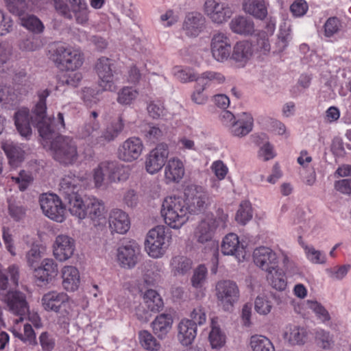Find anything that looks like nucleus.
I'll use <instances>...</instances> for the list:
<instances>
[{"label": "nucleus", "mask_w": 351, "mask_h": 351, "mask_svg": "<svg viewBox=\"0 0 351 351\" xmlns=\"http://www.w3.org/2000/svg\"><path fill=\"white\" fill-rule=\"evenodd\" d=\"M37 95L38 100L31 114L25 108L18 110L14 116V124L20 135L25 138H29L32 135V124L37 128L43 139L49 140L53 138L54 128L58 130L65 128L64 115L58 112L53 125L51 119L46 114V99L50 95V91L48 89L40 90Z\"/></svg>", "instance_id": "obj_1"}, {"label": "nucleus", "mask_w": 351, "mask_h": 351, "mask_svg": "<svg viewBox=\"0 0 351 351\" xmlns=\"http://www.w3.org/2000/svg\"><path fill=\"white\" fill-rule=\"evenodd\" d=\"M19 268L14 265L4 269L0 264V300L5 304L6 308L12 314L19 316L16 319L18 324L29 311L25 295L19 291H7L11 285L17 286L19 282Z\"/></svg>", "instance_id": "obj_2"}, {"label": "nucleus", "mask_w": 351, "mask_h": 351, "mask_svg": "<svg viewBox=\"0 0 351 351\" xmlns=\"http://www.w3.org/2000/svg\"><path fill=\"white\" fill-rule=\"evenodd\" d=\"M160 213L165 223L176 230L186 224L190 217L184 198L177 196H169L164 199Z\"/></svg>", "instance_id": "obj_3"}, {"label": "nucleus", "mask_w": 351, "mask_h": 351, "mask_svg": "<svg viewBox=\"0 0 351 351\" xmlns=\"http://www.w3.org/2000/svg\"><path fill=\"white\" fill-rule=\"evenodd\" d=\"M130 169L117 161H103L93 171V178L96 187L104 184L105 178L108 183L126 181L130 176Z\"/></svg>", "instance_id": "obj_4"}, {"label": "nucleus", "mask_w": 351, "mask_h": 351, "mask_svg": "<svg viewBox=\"0 0 351 351\" xmlns=\"http://www.w3.org/2000/svg\"><path fill=\"white\" fill-rule=\"evenodd\" d=\"M50 58L67 71H75L83 64V53L79 49L66 43H56L49 50Z\"/></svg>", "instance_id": "obj_5"}, {"label": "nucleus", "mask_w": 351, "mask_h": 351, "mask_svg": "<svg viewBox=\"0 0 351 351\" xmlns=\"http://www.w3.org/2000/svg\"><path fill=\"white\" fill-rule=\"evenodd\" d=\"M50 150L53 158L61 164L73 165L78 160L77 144L71 137L56 136L51 143Z\"/></svg>", "instance_id": "obj_6"}, {"label": "nucleus", "mask_w": 351, "mask_h": 351, "mask_svg": "<svg viewBox=\"0 0 351 351\" xmlns=\"http://www.w3.org/2000/svg\"><path fill=\"white\" fill-rule=\"evenodd\" d=\"M165 230L164 226H158L150 230L147 235L145 250L154 258L162 257L169 246V237Z\"/></svg>", "instance_id": "obj_7"}, {"label": "nucleus", "mask_w": 351, "mask_h": 351, "mask_svg": "<svg viewBox=\"0 0 351 351\" xmlns=\"http://www.w3.org/2000/svg\"><path fill=\"white\" fill-rule=\"evenodd\" d=\"M215 296L218 305L224 311H230L239 301L240 291L237 284L230 280H222L217 282Z\"/></svg>", "instance_id": "obj_8"}, {"label": "nucleus", "mask_w": 351, "mask_h": 351, "mask_svg": "<svg viewBox=\"0 0 351 351\" xmlns=\"http://www.w3.org/2000/svg\"><path fill=\"white\" fill-rule=\"evenodd\" d=\"M98 76V86L102 91L114 92L117 90L114 61L108 58H99L95 66Z\"/></svg>", "instance_id": "obj_9"}, {"label": "nucleus", "mask_w": 351, "mask_h": 351, "mask_svg": "<svg viewBox=\"0 0 351 351\" xmlns=\"http://www.w3.org/2000/svg\"><path fill=\"white\" fill-rule=\"evenodd\" d=\"M228 215L222 213L217 219L213 214H208L202 219L195 231V237L198 243L213 242L212 239L218 226L225 228Z\"/></svg>", "instance_id": "obj_10"}, {"label": "nucleus", "mask_w": 351, "mask_h": 351, "mask_svg": "<svg viewBox=\"0 0 351 351\" xmlns=\"http://www.w3.org/2000/svg\"><path fill=\"white\" fill-rule=\"evenodd\" d=\"M184 199L189 215L204 211L208 205V195L205 189L197 185H189L184 191Z\"/></svg>", "instance_id": "obj_11"}, {"label": "nucleus", "mask_w": 351, "mask_h": 351, "mask_svg": "<svg viewBox=\"0 0 351 351\" xmlns=\"http://www.w3.org/2000/svg\"><path fill=\"white\" fill-rule=\"evenodd\" d=\"M204 12L210 21L217 25L226 23L234 13L228 3L220 0H206L204 4Z\"/></svg>", "instance_id": "obj_12"}, {"label": "nucleus", "mask_w": 351, "mask_h": 351, "mask_svg": "<svg viewBox=\"0 0 351 351\" xmlns=\"http://www.w3.org/2000/svg\"><path fill=\"white\" fill-rule=\"evenodd\" d=\"M39 202L43 213L47 217L57 222L64 220L65 208L58 196L52 193L43 194Z\"/></svg>", "instance_id": "obj_13"}, {"label": "nucleus", "mask_w": 351, "mask_h": 351, "mask_svg": "<svg viewBox=\"0 0 351 351\" xmlns=\"http://www.w3.org/2000/svg\"><path fill=\"white\" fill-rule=\"evenodd\" d=\"M210 50L213 57L218 62L228 60L231 53V40L227 33L217 31L212 36Z\"/></svg>", "instance_id": "obj_14"}, {"label": "nucleus", "mask_w": 351, "mask_h": 351, "mask_svg": "<svg viewBox=\"0 0 351 351\" xmlns=\"http://www.w3.org/2000/svg\"><path fill=\"white\" fill-rule=\"evenodd\" d=\"M87 184L86 173L69 172L65 174L60 182V193L64 197L78 195V193Z\"/></svg>", "instance_id": "obj_15"}, {"label": "nucleus", "mask_w": 351, "mask_h": 351, "mask_svg": "<svg viewBox=\"0 0 351 351\" xmlns=\"http://www.w3.org/2000/svg\"><path fill=\"white\" fill-rule=\"evenodd\" d=\"M169 154V147L166 144H158L145 157V168L146 171L151 175L159 172L165 167Z\"/></svg>", "instance_id": "obj_16"}, {"label": "nucleus", "mask_w": 351, "mask_h": 351, "mask_svg": "<svg viewBox=\"0 0 351 351\" xmlns=\"http://www.w3.org/2000/svg\"><path fill=\"white\" fill-rule=\"evenodd\" d=\"M69 300L66 293L51 291L43 295L41 302L45 311L60 313L65 317L69 315V311L66 309Z\"/></svg>", "instance_id": "obj_17"}, {"label": "nucleus", "mask_w": 351, "mask_h": 351, "mask_svg": "<svg viewBox=\"0 0 351 351\" xmlns=\"http://www.w3.org/2000/svg\"><path fill=\"white\" fill-rule=\"evenodd\" d=\"M139 249L134 241H129L120 245L117 250L116 259L118 265L123 269H132L138 262Z\"/></svg>", "instance_id": "obj_18"}, {"label": "nucleus", "mask_w": 351, "mask_h": 351, "mask_svg": "<svg viewBox=\"0 0 351 351\" xmlns=\"http://www.w3.org/2000/svg\"><path fill=\"white\" fill-rule=\"evenodd\" d=\"M144 145L138 137H130L123 141L118 149V158L127 162L138 159L142 154Z\"/></svg>", "instance_id": "obj_19"}, {"label": "nucleus", "mask_w": 351, "mask_h": 351, "mask_svg": "<svg viewBox=\"0 0 351 351\" xmlns=\"http://www.w3.org/2000/svg\"><path fill=\"white\" fill-rule=\"evenodd\" d=\"M253 261L254 264L263 271L267 272L274 269L278 265L276 253L269 247H256L253 252Z\"/></svg>", "instance_id": "obj_20"}, {"label": "nucleus", "mask_w": 351, "mask_h": 351, "mask_svg": "<svg viewBox=\"0 0 351 351\" xmlns=\"http://www.w3.org/2000/svg\"><path fill=\"white\" fill-rule=\"evenodd\" d=\"M53 253L56 258L64 261L70 258L75 251V241L66 234L58 235L53 246Z\"/></svg>", "instance_id": "obj_21"}, {"label": "nucleus", "mask_w": 351, "mask_h": 351, "mask_svg": "<svg viewBox=\"0 0 351 351\" xmlns=\"http://www.w3.org/2000/svg\"><path fill=\"white\" fill-rule=\"evenodd\" d=\"M254 55V47L252 43L247 40L237 42L230 53V59L239 67H244Z\"/></svg>", "instance_id": "obj_22"}, {"label": "nucleus", "mask_w": 351, "mask_h": 351, "mask_svg": "<svg viewBox=\"0 0 351 351\" xmlns=\"http://www.w3.org/2000/svg\"><path fill=\"white\" fill-rule=\"evenodd\" d=\"M58 265L52 258H45L34 268V277L40 286L47 285L57 275Z\"/></svg>", "instance_id": "obj_23"}, {"label": "nucleus", "mask_w": 351, "mask_h": 351, "mask_svg": "<svg viewBox=\"0 0 351 351\" xmlns=\"http://www.w3.org/2000/svg\"><path fill=\"white\" fill-rule=\"evenodd\" d=\"M205 23L206 19L202 13L191 12L184 18L182 29L186 36L196 37L204 29Z\"/></svg>", "instance_id": "obj_24"}, {"label": "nucleus", "mask_w": 351, "mask_h": 351, "mask_svg": "<svg viewBox=\"0 0 351 351\" xmlns=\"http://www.w3.org/2000/svg\"><path fill=\"white\" fill-rule=\"evenodd\" d=\"M109 228L112 232L125 234L130 229V220L128 215L118 208L112 209L108 217Z\"/></svg>", "instance_id": "obj_25"}, {"label": "nucleus", "mask_w": 351, "mask_h": 351, "mask_svg": "<svg viewBox=\"0 0 351 351\" xmlns=\"http://www.w3.org/2000/svg\"><path fill=\"white\" fill-rule=\"evenodd\" d=\"M221 252L224 255L234 256L239 261H241L245 256L244 246L234 233H230L223 238Z\"/></svg>", "instance_id": "obj_26"}, {"label": "nucleus", "mask_w": 351, "mask_h": 351, "mask_svg": "<svg viewBox=\"0 0 351 351\" xmlns=\"http://www.w3.org/2000/svg\"><path fill=\"white\" fill-rule=\"evenodd\" d=\"M185 173L184 165L178 157H172L167 160L164 175L167 182H179Z\"/></svg>", "instance_id": "obj_27"}, {"label": "nucleus", "mask_w": 351, "mask_h": 351, "mask_svg": "<svg viewBox=\"0 0 351 351\" xmlns=\"http://www.w3.org/2000/svg\"><path fill=\"white\" fill-rule=\"evenodd\" d=\"M229 27L234 34L243 36H250L255 33L253 20L243 15L234 17L229 23Z\"/></svg>", "instance_id": "obj_28"}, {"label": "nucleus", "mask_w": 351, "mask_h": 351, "mask_svg": "<svg viewBox=\"0 0 351 351\" xmlns=\"http://www.w3.org/2000/svg\"><path fill=\"white\" fill-rule=\"evenodd\" d=\"M62 285L69 292L77 291L80 285V275L78 269L72 265H66L61 269Z\"/></svg>", "instance_id": "obj_29"}, {"label": "nucleus", "mask_w": 351, "mask_h": 351, "mask_svg": "<svg viewBox=\"0 0 351 351\" xmlns=\"http://www.w3.org/2000/svg\"><path fill=\"white\" fill-rule=\"evenodd\" d=\"M1 148L12 167H17L23 161L25 152L20 145L7 139L2 141Z\"/></svg>", "instance_id": "obj_30"}, {"label": "nucleus", "mask_w": 351, "mask_h": 351, "mask_svg": "<svg viewBox=\"0 0 351 351\" xmlns=\"http://www.w3.org/2000/svg\"><path fill=\"white\" fill-rule=\"evenodd\" d=\"M86 215L93 221L94 226H103L106 223L105 207L101 201L91 198L86 202Z\"/></svg>", "instance_id": "obj_31"}, {"label": "nucleus", "mask_w": 351, "mask_h": 351, "mask_svg": "<svg viewBox=\"0 0 351 351\" xmlns=\"http://www.w3.org/2000/svg\"><path fill=\"white\" fill-rule=\"evenodd\" d=\"M178 339L184 346H188L193 342L197 335V326L192 320L182 319L178 326Z\"/></svg>", "instance_id": "obj_32"}, {"label": "nucleus", "mask_w": 351, "mask_h": 351, "mask_svg": "<svg viewBox=\"0 0 351 351\" xmlns=\"http://www.w3.org/2000/svg\"><path fill=\"white\" fill-rule=\"evenodd\" d=\"M124 128V122L121 117L117 120L111 122L102 132L101 134L96 138V143L101 145L115 140Z\"/></svg>", "instance_id": "obj_33"}, {"label": "nucleus", "mask_w": 351, "mask_h": 351, "mask_svg": "<svg viewBox=\"0 0 351 351\" xmlns=\"http://www.w3.org/2000/svg\"><path fill=\"white\" fill-rule=\"evenodd\" d=\"M307 332L304 327L297 325H287L283 333L284 339L293 346L304 345L307 340Z\"/></svg>", "instance_id": "obj_34"}, {"label": "nucleus", "mask_w": 351, "mask_h": 351, "mask_svg": "<svg viewBox=\"0 0 351 351\" xmlns=\"http://www.w3.org/2000/svg\"><path fill=\"white\" fill-rule=\"evenodd\" d=\"M253 118L251 114L243 112L239 114L236 121L229 129L230 133L237 137H243L249 134L253 127Z\"/></svg>", "instance_id": "obj_35"}, {"label": "nucleus", "mask_w": 351, "mask_h": 351, "mask_svg": "<svg viewBox=\"0 0 351 351\" xmlns=\"http://www.w3.org/2000/svg\"><path fill=\"white\" fill-rule=\"evenodd\" d=\"M243 10L253 17L263 20L267 15V8L265 0H243Z\"/></svg>", "instance_id": "obj_36"}, {"label": "nucleus", "mask_w": 351, "mask_h": 351, "mask_svg": "<svg viewBox=\"0 0 351 351\" xmlns=\"http://www.w3.org/2000/svg\"><path fill=\"white\" fill-rule=\"evenodd\" d=\"M173 318L170 314L158 315L152 323L153 332L159 339H164L171 330Z\"/></svg>", "instance_id": "obj_37"}, {"label": "nucleus", "mask_w": 351, "mask_h": 351, "mask_svg": "<svg viewBox=\"0 0 351 351\" xmlns=\"http://www.w3.org/2000/svg\"><path fill=\"white\" fill-rule=\"evenodd\" d=\"M266 273L267 280L274 289L280 291L286 289L287 281L285 273L278 265L274 269H270Z\"/></svg>", "instance_id": "obj_38"}, {"label": "nucleus", "mask_w": 351, "mask_h": 351, "mask_svg": "<svg viewBox=\"0 0 351 351\" xmlns=\"http://www.w3.org/2000/svg\"><path fill=\"white\" fill-rule=\"evenodd\" d=\"M67 201V206L70 213L80 219L86 216V204H85L80 195H75L64 197Z\"/></svg>", "instance_id": "obj_39"}, {"label": "nucleus", "mask_w": 351, "mask_h": 351, "mask_svg": "<svg viewBox=\"0 0 351 351\" xmlns=\"http://www.w3.org/2000/svg\"><path fill=\"white\" fill-rule=\"evenodd\" d=\"M225 77L220 73L215 71H206L199 77H196V86L202 88L203 90L208 88L212 84H221L225 82Z\"/></svg>", "instance_id": "obj_40"}, {"label": "nucleus", "mask_w": 351, "mask_h": 351, "mask_svg": "<svg viewBox=\"0 0 351 351\" xmlns=\"http://www.w3.org/2000/svg\"><path fill=\"white\" fill-rule=\"evenodd\" d=\"M208 339L211 347L214 349H219L224 346L226 341V336L221 330L215 318L211 319L210 331Z\"/></svg>", "instance_id": "obj_41"}, {"label": "nucleus", "mask_w": 351, "mask_h": 351, "mask_svg": "<svg viewBox=\"0 0 351 351\" xmlns=\"http://www.w3.org/2000/svg\"><path fill=\"white\" fill-rule=\"evenodd\" d=\"M291 39L290 25L284 23L280 27V32L278 35L276 41L272 47L273 53H280L282 52L288 46Z\"/></svg>", "instance_id": "obj_42"}, {"label": "nucleus", "mask_w": 351, "mask_h": 351, "mask_svg": "<svg viewBox=\"0 0 351 351\" xmlns=\"http://www.w3.org/2000/svg\"><path fill=\"white\" fill-rule=\"evenodd\" d=\"M171 271L174 276H184L192 268V261L184 256H176L171 258Z\"/></svg>", "instance_id": "obj_43"}, {"label": "nucleus", "mask_w": 351, "mask_h": 351, "mask_svg": "<svg viewBox=\"0 0 351 351\" xmlns=\"http://www.w3.org/2000/svg\"><path fill=\"white\" fill-rule=\"evenodd\" d=\"M143 301L147 308L152 312H158L164 306L160 295L154 289L147 290L143 296Z\"/></svg>", "instance_id": "obj_44"}, {"label": "nucleus", "mask_w": 351, "mask_h": 351, "mask_svg": "<svg viewBox=\"0 0 351 351\" xmlns=\"http://www.w3.org/2000/svg\"><path fill=\"white\" fill-rule=\"evenodd\" d=\"M71 14H74L75 21L79 24H84L88 19L87 4L84 0H71Z\"/></svg>", "instance_id": "obj_45"}, {"label": "nucleus", "mask_w": 351, "mask_h": 351, "mask_svg": "<svg viewBox=\"0 0 351 351\" xmlns=\"http://www.w3.org/2000/svg\"><path fill=\"white\" fill-rule=\"evenodd\" d=\"M21 25L30 32L35 34H40L43 32L45 26L42 21L36 16L32 14L19 15Z\"/></svg>", "instance_id": "obj_46"}, {"label": "nucleus", "mask_w": 351, "mask_h": 351, "mask_svg": "<svg viewBox=\"0 0 351 351\" xmlns=\"http://www.w3.org/2000/svg\"><path fill=\"white\" fill-rule=\"evenodd\" d=\"M250 345L252 351H275L273 343L269 338L263 335L252 336Z\"/></svg>", "instance_id": "obj_47"}, {"label": "nucleus", "mask_w": 351, "mask_h": 351, "mask_svg": "<svg viewBox=\"0 0 351 351\" xmlns=\"http://www.w3.org/2000/svg\"><path fill=\"white\" fill-rule=\"evenodd\" d=\"M324 34L326 38L338 35L343 28V22L336 16L328 18L324 24Z\"/></svg>", "instance_id": "obj_48"}, {"label": "nucleus", "mask_w": 351, "mask_h": 351, "mask_svg": "<svg viewBox=\"0 0 351 351\" xmlns=\"http://www.w3.org/2000/svg\"><path fill=\"white\" fill-rule=\"evenodd\" d=\"M315 339L319 347L324 350H330L334 346L333 335L330 332L322 328H317L315 331Z\"/></svg>", "instance_id": "obj_49"}, {"label": "nucleus", "mask_w": 351, "mask_h": 351, "mask_svg": "<svg viewBox=\"0 0 351 351\" xmlns=\"http://www.w3.org/2000/svg\"><path fill=\"white\" fill-rule=\"evenodd\" d=\"M304 250L306 258L311 263L316 265H324L326 263L327 257L324 252L316 250L312 245H305Z\"/></svg>", "instance_id": "obj_50"}, {"label": "nucleus", "mask_w": 351, "mask_h": 351, "mask_svg": "<svg viewBox=\"0 0 351 351\" xmlns=\"http://www.w3.org/2000/svg\"><path fill=\"white\" fill-rule=\"evenodd\" d=\"M138 96V91L130 86H125L119 92L117 101L121 105H130Z\"/></svg>", "instance_id": "obj_51"}, {"label": "nucleus", "mask_w": 351, "mask_h": 351, "mask_svg": "<svg viewBox=\"0 0 351 351\" xmlns=\"http://www.w3.org/2000/svg\"><path fill=\"white\" fill-rule=\"evenodd\" d=\"M139 341L141 346L146 350L158 351L160 348V343L147 330H142L138 334Z\"/></svg>", "instance_id": "obj_52"}, {"label": "nucleus", "mask_w": 351, "mask_h": 351, "mask_svg": "<svg viewBox=\"0 0 351 351\" xmlns=\"http://www.w3.org/2000/svg\"><path fill=\"white\" fill-rule=\"evenodd\" d=\"M44 43L40 37L31 36L20 40L19 47L23 51H34L43 47Z\"/></svg>", "instance_id": "obj_53"}, {"label": "nucleus", "mask_w": 351, "mask_h": 351, "mask_svg": "<svg viewBox=\"0 0 351 351\" xmlns=\"http://www.w3.org/2000/svg\"><path fill=\"white\" fill-rule=\"evenodd\" d=\"M252 218V212L250 203L242 202L236 213L235 220L241 225H245Z\"/></svg>", "instance_id": "obj_54"}, {"label": "nucleus", "mask_w": 351, "mask_h": 351, "mask_svg": "<svg viewBox=\"0 0 351 351\" xmlns=\"http://www.w3.org/2000/svg\"><path fill=\"white\" fill-rule=\"evenodd\" d=\"M13 334L25 343L29 345H35L36 343V334L32 326L29 324L24 325L23 333L14 330Z\"/></svg>", "instance_id": "obj_55"}, {"label": "nucleus", "mask_w": 351, "mask_h": 351, "mask_svg": "<svg viewBox=\"0 0 351 351\" xmlns=\"http://www.w3.org/2000/svg\"><path fill=\"white\" fill-rule=\"evenodd\" d=\"M350 269L351 265L346 264L327 268L326 269V273L329 278L336 280H341L346 277Z\"/></svg>", "instance_id": "obj_56"}, {"label": "nucleus", "mask_w": 351, "mask_h": 351, "mask_svg": "<svg viewBox=\"0 0 351 351\" xmlns=\"http://www.w3.org/2000/svg\"><path fill=\"white\" fill-rule=\"evenodd\" d=\"M307 306L315 313L317 318L323 323H326L330 319L328 311L317 301L308 300Z\"/></svg>", "instance_id": "obj_57"}, {"label": "nucleus", "mask_w": 351, "mask_h": 351, "mask_svg": "<svg viewBox=\"0 0 351 351\" xmlns=\"http://www.w3.org/2000/svg\"><path fill=\"white\" fill-rule=\"evenodd\" d=\"M254 308L258 314L266 315L271 312L272 304L265 295H258L255 299Z\"/></svg>", "instance_id": "obj_58"}, {"label": "nucleus", "mask_w": 351, "mask_h": 351, "mask_svg": "<svg viewBox=\"0 0 351 351\" xmlns=\"http://www.w3.org/2000/svg\"><path fill=\"white\" fill-rule=\"evenodd\" d=\"M26 261L31 267H36L42 258L41 247L39 245H33L26 253Z\"/></svg>", "instance_id": "obj_59"}, {"label": "nucleus", "mask_w": 351, "mask_h": 351, "mask_svg": "<svg viewBox=\"0 0 351 351\" xmlns=\"http://www.w3.org/2000/svg\"><path fill=\"white\" fill-rule=\"evenodd\" d=\"M207 275V269L203 265H199L193 272V275L191 278L192 285L195 288L202 287L206 280Z\"/></svg>", "instance_id": "obj_60"}, {"label": "nucleus", "mask_w": 351, "mask_h": 351, "mask_svg": "<svg viewBox=\"0 0 351 351\" xmlns=\"http://www.w3.org/2000/svg\"><path fill=\"white\" fill-rule=\"evenodd\" d=\"M14 22L11 17L0 8V36H5L12 31Z\"/></svg>", "instance_id": "obj_61"}, {"label": "nucleus", "mask_w": 351, "mask_h": 351, "mask_svg": "<svg viewBox=\"0 0 351 351\" xmlns=\"http://www.w3.org/2000/svg\"><path fill=\"white\" fill-rule=\"evenodd\" d=\"M174 75L182 83L194 81L196 78L195 74L189 68L182 69L180 67H176L174 69Z\"/></svg>", "instance_id": "obj_62"}, {"label": "nucleus", "mask_w": 351, "mask_h": 351, "mask_svg": "<svg viewBox=\"0 0 351 351\" xmlns=\"http://www.w3.org/2000/svg\"><path fill=\"white\" fill-rule=\"evenodd\" d=\"M9 11L16 15H21L27 8L25 0H5Z\"/></svg>", "instance_id": "obj_63"}, {"label": "nucleus", "mask_w": 351, "mask_h": 351, "mask_svg": "<svg viewBox=\"0 0 351 351\" xmlns=\"http://www.w3.org/2000/svg\"><path fill=\"white\" fill-rule=\"evenodd\" d=\"M100 128V124L97 120H90L86 123L81 128L80 134L82 138L93 136Z\"/></svg>", "instance_id": "obj_64"}]
</instances>
